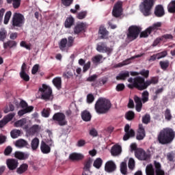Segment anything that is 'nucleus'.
<instances>
[{
    "label": "nucleus",
    "instance_id": "obj_34",
    "mask_svg": "<svg viewBox=\"0 0 175 175\" xmlns=\"http://www.w3.org/2000/svg\"><path fill=\"white\" fill-rule=\"evenodd\" d=\"M129 71H125L124 72L120 73L118 76L116 77V80H123L125 81L128 77H129Z\"/></svg>",
    "mask_w": 175,
    "mask_h": 175
},
{
    "label": "nucleus",
    "instance_id": "obj_27",
    "mask_svg": "<svg viewBox=\"0 0 175 175\" xmlns=\"http://www.w3.org/2000/svg\"><path fill=\"white\" fill-rule=\"evenodd\" d=\"M14 157L17 159H20L21 161L28 159L29 155L23 152H15Z\"/></svg>",
    "mask_w": 175,
    "mask_h": 175
},
{
    "label": "nucleus",
    "instance_id": "obj_19",
    "mask_svg": "<svg viewBox=\"0 0 175 175\" xmlns=\"http://www.w3.org/2000/svg\"><path fill=\"white\" fill-rule=\"evenodd\" d=\"M84 159V155L81 153L73 152L69 155V160L73 162H79V161H83Z\"/></svg>",
    "mask_w": 175,
    "mask_h": 175
},
{
    "label": "nucleus",
    "instance_id": "obj_3",
    "mask_svg": "<svg viewBox=\"0 0 175 175\" xmlns=\"http://www.w3.org/2000/svg\"><path fill=\"white\" fill-rule=\"evenodd\" d=\"M154 166L152 164H148L146 167V175H165V171L162 170V165L157 161H154Z\"/></svg>",
    "mask_w": 175,
    "mask_h": 175
},
{
    "label": "nucleus",
    "instance_id": "obj_57",
    "mask_svg": "<svg viewBox=\"0 0 175 175\" xmlns=\"http://www.w3.org/2000/svg\"><path fill=\"white\" fill-rule=\"evenodd\" d=\"M129 169L133 170L135 169V159L130 158L128 163Z\"/></svg>",
    "mask_w": 175,
    "mask_h": 175
},
{
    "label": "nucleus",
    "instance_id": "obj_40",
    "mask_svg": "<svg viewBox=\"0 0 175 175\" xmlns=\"http://www.w3.org/2000/svg\"><path fill=\"white\" fill-rule=\"evenodd\" d=\"M125 118L127 121H132L135 120V112L133 111H129L125 114Z\"/></svg>",
    "mask_w": 175,
    "mask_h": 175
},
{
    "label": "nucleus",
    "instance_id": "obj_38",
    "mask_svg": "<svg viewBox=\"0 0 175 175\" xmlns=\"http://www.w3.org/2000/svg\"><path fill=\"white\" fill-rule=\"evenodd\" d=\"M103 163V160H102L100 157L96 159L94 161L93 166L96 167V169H100Z\"/></svg>",
    "mask_w": 175,
    "mask_h": 175
},
{
    "label": "nucleus",
    "instance_id": "obj_37",
    "mask_svg": "<svg viewBox=\"0 0 175 175\" xmlns=\"http://www.w3.org/2000/svg\"><path fill=\"white\" fill-rule=\"evenodd\" d=\"M66 46H68V39L62 38L59 43V47L60 50H62V51H64V50H65V49L66 48Z\"/></svg>",
    "mask_w": 175,
    "mask_h": 175
},
{
    "label": "nucleus",
    "instance_id": "obj_42",
    "mask_svg": "<svg viewBox=\"0 0 175 175\" xmlns=\"http://www.w3.org/2000/svg\"><path fill=\"white\" fill-rule=\"evenodd\" d=\"M159 65L163 70H167L169 65H170V62H169V60L161 61Z\"/></svg>",
    "mask_w": 175,
    "mask_h": 175
},
{
    "label": "nucleus",
    "instance_id": "obj_45",
    "mask_svg": "<svg viewBox=\"0 0 175 175\" xmlns=\"http://www.w3.org/2000/svg\"><path fill=\"white\" fill-rule=\"evenodd\" d=\"M158 81H159L158 77H152V78H150V80L146 81V84L148 85V88L150 87L151 84H153V85L158 84Z\"/></svg>",
    "mask_w": 175,
    "mask_h": 175
},
{
    "label": "nucleus",
    "instance_id": "obj_17",
    "mask_svg": "<svg viewBox=\"0 0 175 175\" xmlns=\"http://www.w3.org/2000/svg\"><path fill=\"white\" fill-rule=\"evenodd\" d=\"M14 116H16V113H11L5 116L3 120L0 121V128H3L8 122H10L14 118Z\"/></svg>",
    "mask_w": 175,
    "mask_h": 175
},
{
    "label": "nucleus",
    "instance_id": "obj_55",
    "mask_svg": "<svg viewBox=\"0 0 175 175\" xmlns=\"http://www.w3.org/2000/svg\"><path fill=\"white\" fill-rule=\"evenodd\" d=\"M20 77L24 81H29V75L27 74V72H20Z\"/></svg>",
    "mask_w": 175,
    "mask_h": 175
},
{
    "label": "nucleus",
    "instance_id": "obj_43",
    "mask_svg": "<svg viewBox=\"0 0 175 175\" xmlns=\"http://www.w3.org/2000/svg\"><path fill=\"white\" fill-rule=\"evenodd\" d=\"M164 117L167 121H171L173 116H172V111L169 109H166L164 111Z\"/></svg>",
    "mask_w": 175,
    "mask_h": 175
},
{
    "label": "nucleus",
    "instance_id": "obj_44",
    "mask_svg": "<svg viewBox=\"0 0 175 175\" xmlns=\"http://www.w3.org/2000/svg\"><path fill=\"white\" fill-rule=\"evenodd\" d=\"M169 13H175V0L172 1L167 5Z\"/></svg>",
    "mask_w": 175,
    "mask_h": 175
},
{
    "label": "nucleus",
    "instance_id": "obj_21",
    "mask_svg": "<svg viewBox=\"0 0 175 175\" xmlns=\"http://www.w3.org/2000/svg\"><path fill=\"white\" fill-rule=\"evenodd\" d=\"M122 152V148L120 145H114L111 149V154L113 157H117Z\"/></svg>",
    "mask_w": 175,
    "mask_h": 175
},
{
    "label": "nucleus",
    "instance_id": "obj_26",
    "mask_svg": "<svg viewBox=\"0 0 175 175\" xmlns=\"http://www.w3.org/2000/svg\"><path fill=\"white\" fill-rule=\"evenodd\" d=\"M75 24V18L72 16H69L66 18L64 27L65 28H72V25Z\"/></svg>",
    "mask_w": 175,
    "mask_h": 175
},
{
    "label": "nucleus",
    "instance_id": "obj_25",
    "mask_svg": "<svg viewBox=\"0 0 175 175\" xmlns=\"http://www.w3.org/2000/svg\"><path fill=\"white\" fill-rule=\"evenodd\" d=\"M166 55H167V53H166V51L156 55H152V56H150L149 61H155V59H161V58H164V57H166Z\"/></svg>",
    "mask_w": 175,
    "mask_h": 175
},
{
    "label": "nucleus",
    "instance_id": "obj_48",
    "mask_svg": "<svg viewBox=\"0 0 175 175\" xmlns=\"http://www.w3.org/2000/svg\"><path fill=\"white\" fill-rule=\"evenodd\" d=\"M25 124H27V119L23 118L20 120L16 121L14 123V126H16L17 128H18L20 126H23L25 125Z\"/></svg>",
    "mask_w": 175,
    "mask_h": 175
},
{
    "label": "nucleus",
    "instance_id": "obj_33",
    "mask_svg": "<svg viewBox=\"0 0 175 175\" xmlns=\"http://www.w3.org/2000/svg\"><path fill=\"white\" fill-rule=\"evenodd\" d=\"M38 131H39V125L34 124L28 129L27 133L30 136H33L35 133H37Z\"/></svg>",
    "mask_w": 175,
    "mask_h": 175
},
{
    "label": "nucleus",
    "instance_id": "obj_2",
    "mask_svg": "<svg viewBox=\"0 0 175 175\" xmlns=\"http://www.w3.org/2000/svg\"><path fill=\"white\" fill-rule=\"evenodd\" d=\"M95 110L98 114H106L111 107V103L109 100L98 98L95 104Z\"/></svg>",
    "mask_w": 175,
    "mask_h": 175
},
{
    "label": "nucleus",
    "instance_id": "obj_52",
    "mask_svg": "<svg viewBox=\"0 0 175 175\" xmlns=\"http://www.w3.org/2000/svg\"><path fill=\"white\" fill-rule=\"evenodd\" d=\"M92 164V159H87L85 161L84 169H85V170H90Z\"/></svg>",
    "mask_w": 175,
    "mask_h": 175
},
{
    "label": "nucleus",
    "instance_id": "obj_47",
    "mask_svg": "<svg viewBox=\"0 0 175 175\" xmlns=\"http://www.w3.org/2000/svg\"><path fill=\"white\" fill-rule=\"evenodd\" d=\"M103 59V55H96L92 57V61L93 64H99Z\"/></svg>",
    "mask_w": 175,
    "mask_h": 175
},
{
    "label": "nucleus",
    "instance_id": "obj_10",
    "mask_svg": "<svg viewBox=\"0 0 175 175\" xmlns=\"http://www.w3.org/2000/svg\"><path fill=\"white\" fill-rule=\"evenodd\" d=\"M122 1H118L115 3L112 10L113 17H116V18L121 17V16H122Z\"/></svg>",
    "mask_w": 175,
    "mask_h": 175
},
{
    "label": "nucleus",
    "instance_id": "obj_35",
    "mask_svg": "<svg viewBox=\"0 0 175 175\" xmlns=\"http://www.w3.org/2000/svg\"><path fill=\"white\" fill-rule=\"evenodd\" d=\"M120 173H122L123 175L128 174V166L126 161H122L120 163Z\"/></svg>",
    "mask_w": 175,
    "mask_h": 175
},
{
    "label": "nucleus",
    "instance_id": "obj_36",
    "mask_svg": "<svg viewBox=\"0 0 175 175\" xmlns=\"http://www.w3.org/2000/svg\"><path fill=\"white\" fill-rule=\"evenodd\" d=\"M7 3H12L14 9H18L21 5V0H7Z\"/></svg>",
    "mask_w": 175,
    "mask_h": 175
},
{
    "label": "nucleus",
    "instance_id": "obj_1",
    "mask_svg": "<svg viewBox=\"0 0 175 175\" xmlns=\"http://www.w3.org/2000/svg\"><path fill=\"white\" fill-rule=\"evenodd\" d=\"M174 138L175 131L169 127L163 129L157 135V141L159 144H162V146L170 144L173 142Z\"/></svg>",
    "mask_w": 175,
    "mask_h": 175
},
{
    "label": "nucleus",
    "instance_id": "obj_7",
    "mask_svg": "<svg viewBox=\"0 0 175 175\" xmlns=\"http://www.w3.org/2000/svg\"><path fill=\"white\" fill-rule=\"evenodd\" d=\"M52 121H54L55 124L59 125V126H65L68 125V120H66V116L65 113L57 112L54 113L52 117Z\"/></svg>",
    "mask_w": 175,
    "mask_h": 175
},
{
    "label": "nucleus",
    "instance_id": "obj_64",
    "mask_svg": "<svg viewBox=\"0 0 175 175\" xmlns=\"http://www.w3.org/2000/svg\"><path fill=\"white\" fill-rule=\"evenodd\" d=\"M68 41H67V46L72 47V46H73V42H75L73 37L72 36L68 37Z\"/></svg>",
    "mask_w": 175,
    "mask_h": 175
},
{
    "label": "nucleus",
    "instance_id": "obj_59",
    "mask_svg": "<svg viewBox=\"0 0 175 175\" xmlns=\"http://www.w3.org/2000/svg\"><path fill=\"white\" fill-rule=\"evenodd\" d=\"M9 111H14V105L12 103H10L8 105V107H7L5 109H4V113H9Z\"/></svg>",
    "mask_w": 175,
    "mask_h": 175
},
{
    "label": "nucleus",
    "instance_id": "obj_60",
    "mask_svg": "<svg viewBox=\"0 0 175 175\" xmlns=\"http://www.w3.org/2000/svg\"><path fill=\"white\" fill-rule=\"evenodd\" d=\"M116 90L118 92H121V91H124L125 90V85L124 83H119L116 85Z\"/></svg>",
    "mask_w": 175,
    "mask_h": 175
},
{
    "label": "nucleus",
    "instance_id": "obj_15",
    "mask_svg": "<svg viewBox=\"0 0 175 175\" xmlns=\"http://www.w3.org/2000/svg\"><path fill=\"white\" fill-rule=\"evenodd\" d=\"M85 29H87V24L84 23H77L74 28V33L75 35L83 33V32H85Z\"/></svg>",
    "mask_w": 175,
    "mask_h": 175
},
{
    "label": "nucleus",
    "instance_id": "obj_4",
    "mask_svg": "<svg viewBox=\"0 0 175 175\" xmlns=\"http://www.w3.org/2000/svg\"><path fill=\"white\" fill-rule=\"evenodd\" d=\"M155 1L154 0H144L140 5V10L144 16H147L151 14V10L154 8Z\"/></svg>",
    "mask_w": 175,
    "mask_h": 175
},
{
    "label": "nucleus",
    "instance_id": "obj_63",
    "mask_svg": "<svg viewBox=\"0 0 175 175\" xmlns=\"http://www.w3.org/2000/svg\"><path fill=\"white\" fill-rule=\"evenodd\" d=\"M95 100V97H94V94H89L87 95V102L88 103H92Z\"/></svg>",
    "mask_w": 175,
    "mask_h": 175
},
{
    "label": "nucleus",
    "instance_id": "obj_41",
    "mask_svg": "<svg viewBox=\"0 0 175 175\" xmlns=\"http://www.w3.org/2000/svg\"><path fill=\"white\" fill-rule=\"evenodd\" d=\"M152 30L150 27H148L145 31H142L139 35V38H148L149 35H151Z\"/></svg>",
    "mask_w": 175,
    "mask_h": 175
},
{
    "label": "nucleus",
    "instance_id": "obj_12",
    "mask_svg": "<svg viewBox=\"0 0 175 175\" xmlns=\"http://www.w3.org/2000/svg\"><path fill=\"white\" fill-rule=\"evenodd\" d=\"M124 132L125 134L123 137V140L124 142H126V140H129L131 137H135V131L133 129H131V126L129 124H126L124 126Z\"/></svg>",
    "mask_w": 175,
    "mask_h": 175
},
{
    "label": "nucleus",
    "instance_id": "obj_28",
    "mask_svg": "<svg viewBox=\"0 0 175 175\" xmlns=\"http://www.w3.org/2000/svg\"><path fill=\"white\" fill-rule=\"evenodd\" d=\"M91 113L90 111L85 110L81 113V118L83 121H85L86 122H88V121H91L92 118Z\"/></svg>",
    "mask_w": 175,
    "mask_h": 175
},
{
    "label": "nucleus",
    "instance_id": "obj_29",
    "mask_svg": "<svg viewBox=\"0 0 175 175\" xmlns=\"http://www.w3.org/2000/svg\"><path fill=\"white\" fill-rule=\"evenodd\" d=\"M28 170V164L27 163H23L19 166V167L16 170V173L18 174H23V173H25Z\"/></svg>",
    "mask_w": 175,
    "mask_h": 175
},
{
    "label": "nucleus",
    "instance_id": "obj_32",
    "mask_svg": "<svg viewBox=\"0 0 175 175\" xmlns=\"http://www.w3.org/2000/svg\"><path fill=\"white\" fill-rule=\"evenodd\" d=\"M52 83L57 89L61 90L62 85V80L61 79V77H55L53 79Z\"/></svg>",
    "mask_w": 175,
    "mask_h": 175
},
{
    "label": "nucleus",
    "instance_id": "obj_50",
    "mask_svg": "<svg viewBox=\"0 0 175 175\" xmlns=\"http://www.w3.org/2000/svg\"><path fill=\"white\" fill-rule=\"evenodd\" d=\"M139 75H141V76H143L144 79H148V77L150 76V70L143 69L139 71Z\"/></svg>",
    "mask_w": 175,
    "mask_h": 175
},
{
    "label": "nucleus",
    "instance_id": "obj_56",
    "mask_svg": "<svg viewBox=\"0 0 175 175\" xmlns=\"http://www.w3.org/2000/svg\"><path fill=\"white\" fill-rule=\"evenodd\" d=\"M151 121V117L149 114H146L144 116L142 117V122L147 125Z\"/></svg>",
    "mask_w": 175,
    "mask_h": 175
},
{
    "label": "nucleus",
    "instance_id": "obj_9",
    "mask_svg": "<svg viewBox=\"0 0 175 175\" xmlns=\"http://www.w3.org/2000/svg\"><path fill=\"white\" fill-rule=\"evenodd\" d=\"M39 91L42 94V98L44 100L50 99V96H51V94H53L51 88L46 84H42V86L39 89Z\"/></svg>",
    "mask_w": 175,
    "mask_h": 175
},
{
    "label": "nucleus",
    "instance_id": "obj_22",
    "mask_svg": "<svg viewBox=\"0 0 175 175\" xmlns=\"http://www.w3.org/2000/svg\"><path fill=\"white\" fill-rule=\"evenodd\" d=\"M15 146L18 148H24V147H29V144H28V142H27L25 139H19L16 141Z\"/></svg>",
    "mask_w": 175,
    "mask_h": 175
},
{
    "label": "nucleus",
    "instance_id": "obj_53",
    "mask_svg": "<svg viewBox=\"0 0 175 175\" xmlns=\"http://www.w3.org/2000/svg\"><path fill=\"white\" fill-rule=\"evenodd\" d=\"M10 17H12V11H8L4 16V24H8Z\"/></svg>",
    "mask_w": 175,
    "mask_h": 175
},
{
    "label": "nucleus",
    "instance_id": "obj_14",
    "mask_svg": "<svg viewBox=\"0 0 175 175\" xmlns=\"http://www.w3.org/2000/svg\"><path fill=\"white\" fill-rule=\"evenodd\" d=\"M6 165L9 170H16L18 167V160L16 159H8L6 160Z\"/></svg>",
    "mask_w": 175,
    "mask_h": 175
},
{
    "label": "nucleus",
    "instance_id": "obj_11",
    "mask_svg": "<svg viewBox=\"0 0 175 175\" xmlns=\"http://www.w3.org/2000/svg\"><path fill=\"white\" fill-rule=\"evenodd\" d=\"M98 53H107V54H111L113 49L108 47L105 42H101L97 44L96 49Z\"/></svg>",
    "mask_w": 175,
    "mask_h": 175
},
{
    "label": "nucleus",
    "instance_id": "obj_13",
    "mask_svg": "<svg viewBox=\"0 0 175 175\" xmlns=\"http://www.w3.org/2000/svg\"><path fill=\"white\" fill-rule=\"evenodd\" d=\"M135 155L139 161H147V159L150 157L146 151L143 150V148H137L135 152Z\"/></svg>",
    "mask_w": 175,
    "mask_h": 175
},
{
    "label": "nucleus",
    "instance_id": "obj_30",
    "mask_svg": "<svg viewBox=\"0 0 175 175\" xmlns=\"http://www.w3.org/2000/svg\"><path fill=\"white\" fill-rule=\"evenodd\" d=\"M31 147L33 151H36L39 148V138L35 137L31 140Z\"/></svg>",
    "mask_w": 175,
    "mask_h": 175
},
{
    "label": "nucleus",
    "instance_id": "obj_31",
    "mask_svg": "<svg viewBox=\"0 0 175 175\" xmlns=\"http://www.w3.org/2000/svg\"><path fill=\"white\" fill-rule=\"evenodd\" d=\"M98 33L101 35L100 38L105 39L107 35H109V31L106 29L104 26H100L98 29Z\"/></svg>",
    "mask_w": 175,
    "mask_h": 175
},
{
    "label": "nucleus",
    "instance_id": "obj_6",
    "mask_svg": "<svg viewBox=\"0 0 175 175\" xmlns=\"http://www.w3.org/2000/svg\"><path fill=\"white\" fill-rule=\"evenodd\" d=\"M25 23V18L23 14L15 12L13 14L12 25L14 28H21Z\"/></svg>",
    "mask_w": 175,
    "mask_h": 175
},
{
    "label": "nucleus",
    "instance_id": "obj_18",
    "mask_svg": "<svg viewBox=\"0 0 175 175\" xmlns=\"http://www.w3.org/2000/svg\"><path fill=\"white\" fill-rule=\"evenodd\" d=\"M146 137V130L142 124H139V129L137 131V140H143Z\"/></svg>",
    "mask_w": 175,
    "mask_h": 175
},
{
    "label": "nucleus",
    "instance_id": "obj_23",
    "mask_svg": "<svg viewBox=\"0 0 175 175\" xmlns=\"http://www.w3.org/2000/svg\"><path fill=\"white\" fill-rule=\"evenodd\" d=\"M40 150L42 154H50V152H51V148L50 146L43 141L41 142Z\"/></svg>",
    "mask_w": 175,
    "mask_h": 175
},
{
    "label": "nucleus",
    "instance_id": "obj_61",
    "mask_svg": "<svg viewBox=\"0 0 175 175\" xmlns=\"http://www.w3.org/2000/svg\"><path fill=\"white\" fill-rule=\"evenodd\" d=\"M161 39L162 40H173V35L172 34H164L161 37Z\"/></svg>",
    "mask_w": 175,
    "mask_h": 175
},
{
    "label": "nucleus",
    "instance_id": "obj_58",
    "mask_svg": "<svg viewBox=\"0 0 175 175\" xmlns=\"http://www.w3.org/2000/svg\"><path fill=\"white\" fill-rule=\"evenodd\" d=\"M62 3L64 6H66V8H69L70 5H72L73 0H61Z\"/></svg>",
    "mask_w": 175,
    "mask_h": 175
},
{
    "label": "nucleus",
    "instance_id": "obj_8",
    "mask_svg": "<svg viewBox=\"0 0 175 175\" xmlns=\"http://www.w3.org/2000/svg\"><path fill=\"white\" fill-rule=\"evenodd\" d=\"M133 81L135 82L137 90L139 91H144V90H147V81H146L144 77H136L134 78Z\"/></svg>",
    "mask_w": 175,
    "mask_h": 175
},
{
    "label": "nucleus",
    "instance_id": "obj_39",
    "mask_svg": "<svg viewBox=\"0 0 175 175\" xmlns=\"http://www.w3.org/2000/svg\"><path fill=\"white\" fill-rule=\"evenodd\" d=\"M7 36H8V31H6V29L5 28L0 29V40L1 42H4Z\"/></svg>",
    "mask_w": 175,
    "mask_h": 175
},
{
    "label": "nucleus",
    "instance_id": "obj_24",
    "mask_svg": "<svg viewBox=\"0 0 175 175\" xmlns=\"http://www.w3.org/2000/svg\"><path fill=\"white\" fill-rule=\"evenodd\" d=\"M17 47V42L14 40H8L3 43L4 49H16Z\"/></svg>",
    "mask_w": 175,
    "mask_h": 175
},
{
    "label": "nucleus",
    "instance_id": "obj_46",
    "mask_svg": "<svg viewBox=\"0 0 175 175\" xmlns=\"http://www.w3.org/2000/svg\"><path fill=\"white\" fill-rule=\"evenodd\" d=\"M148 96H150V93L148 91H144L142 94V100L143 103H146V102H148Z\"/></svg>",
    "mask_w": 175,
    "mask_h": 175
},
{
    "label": "nucleus",
    "instance_id": "obj_49",
    "mask_svg": "<svg viewBox=\"0 0 175 175\" xmlns=\"http://www.w3.org/2000/svg\"><path fill=\"white\" fill-rule=\"evenodd\" d=\"M21 134V131H20V130H13L10 133L11 137H12V139H17Z\"/></svg>",
    "mask_w": 175,
    "mask_h": 175
},
{
    "label": "nucleus",
    "instance_id": "obj_54",
    "mask_svg": "<svg viewBox=\"0 0 175 175\" xmlns=\"http://www.w3.org/2000/svg\"><path fill=\"white\" fill-rule=\"evenodd\" d=\"M87 17V11H82L77 14V18L79 20H83Z\"/></svg>",
    "mask_w": 175,
    "mask_h": 175
},
{
    "label": "nucleus",
    "instance_id": "obj_5",
    "mask_svg": "<svg viewBox=\"0 0 175 175\" xmlns=\"http://www.w3.org/2000/svg\"><path fill=\"white\" fill-rule=\"evenodd\" d=\"M142 32V28L136 26L131 25L128 29V32L126 33V38L130 42H133V40H136L137 38H139V35Z\"/></svg>",
    "mask_w": 175,
    "mask_h": 175
},
{
    "label": "nucleus",
    "instance_id": "obj_20",
    "mask_svg": "<svg viewBox=\"0 0 175 175\" xmlns=\"http://www.w3.org/2000/svg\"><path fill=\"white\" fill-rule=\"evenodd\" d=\"M154 14L156 17H163L165 16V10L162 5H158L154 10Z\"/></svg>",
    "mask_w": 175,
    "mask_h": 175
},
{
    "label": "nucleus",
    "instance_id": "obj_62",
    "mask_svg": "<svg viewBox=\"0 0 175 175\" xmlns=\"http://www.w3.org/2000/svg\"><path fill=\"white\" fill-rule=\"evenodd\" d=\"M42 116L45 118H49L50 117V110L44 109L42 111Z\"/></svg>",
    "mask_w": 175,
    "mask_h": 175
},
{
    "label": "nucleus",
    "instance_id": "obj_51",
    "mask_svg": "<svg viewBox=\"0 0 175 175\" xmlns=\"http://www.w3.org/2000/svg\"><path fill=\"white\" fill-rule=\"evenodd\" d=\"M162 27V23L157 22L154 23L152 26L149 27L150 31H155V29H158V28H161Z\"/></svg>",
    "mask_w": 175,
    "mask_h": 175
},
{
    "label": "nucleus",
    "instance_id": "obj_16",
    "mask_svg": "<svg viewBox=\"0 0 175 175\" xmlns=\"http://www.w3.org/2000/svg\"><path fill=\"white\" fill-rule=\"evenodd\" d=\"M117 169V165L116 163L113 161H108L105 165V170L107 173H113V172H116Z\"/></svg>",
    "mask_w": 175,
    "mask_h": 175
}]
</instances>
